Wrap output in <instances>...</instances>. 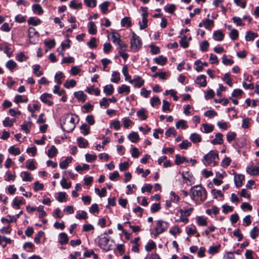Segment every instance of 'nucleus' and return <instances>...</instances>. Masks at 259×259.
Instances as JSON below:
<instances>
[{"label":"nucleus","mask_w":259,"mask_h":259,"mask_svg":"<svg viewBox=\"0 0 259 259\" xmlns=\"http://www.w3.org/2000/svg\"><path fill=\"white\" fill-rule=\"evenodd\" d=\"M59 243L63 245L64 244H66L68 242V238L67 235L65 233H61L59 234Z\"/></svg>","instance_id":"nucleus-26"},{"label":"nucleus","mask_w":259,"mask_h":259,"mask_svg":"<svg viewBox=\"0 0 259 259\" xmlns=\"http://www.w3.org/2000/svg\"><path fill=\"white\" fill-rule=\"evenodd\" d=\"M16 58L17 61L22 62L25 61L27 59V57L23 52H20L17 55Z\"/></svg>","instance_id":"nucleus-52"},{"label":"nucleus","mask_w":259,"mask_h":259,"mask_svg":"<svg viewBox=\"0 0 259 259\" xmlns=\"http://www.w3.org/2000/svg\"><path fill=\"white\" fill-rule=\"evenodd\" d=\"M80 129L84 135H87L90 133V127L86 124H82L80 127Z\"/></svg>","instance_id":"nucleus-53"},{"label":"nucleus","mask_w":259,"mask_h":259,"mask_svg":"<svg viewBox=\"0 0 259 259\" xmlns=\"http://www.w3.org/2000/svg\"><path fill=\"white\" fill-rule=\"evenodd\" d=\"M109 5V3L108 2H105L100 5V7L103 13L105 14L108 11V7Z\"/></svg>","instance_id":"nucleus-57"},{"label":"nucleus","mask_w":259,"mask_h":259,"mask_svg":"<svg viewBox=\"0 0 259 259\" xmlns=\"http://www.w3.org/2000/svg\"><path fill=\"white\" fill-rule=\"evenodd\" d=\"M168 223L162 220L158 221L156 223L155 228L156 235L163 233L168 228Z\"/></svg>","instance_id":"nucleus-6"},{"label":"nucleus","mask_w":259,"mask_h":259,"mask_svg":"<svg viewBox=\"0 0 259 259\" xmlns=\"http://www.w3.org/2000/svg\"><path fill=\"white\" fill-rule=\"evenodd\" d=\"M220 245L210 246L208 251V253L211 254H214L217 253L220 248Z\"/></svg>","instance_id":"nucleus-46"},{"label":"nucleus","mask_w":259,"mask_h":259,"mask_svg":"<svg viewBox=\"0 0 259 259\" xmlns=\"http://www.w3.org/2000/svg\"><path fill=\"white\" fill-rule=\"evenodd\" d=\"M61 125L62 129L67 132L72 131L75 126V124H73L69 121L68 120H67L64 116L62 117Z\"/></svg>","instance_id":"nucleus-4"},{"label":"nucleus","mask_w":259,"mask_h":259,"mask_svg":"<svg viewBox=\"0 0 259 259\" xmlns=\"http://www.w3.org/2000/svg\"><path fill=\"white\" fill-rule=\"evenodd\" d=\"M218 152L217 150H210L205 155L202 160L203 163L206 166H215L219 162Z\"/></svg>","instance_id":"nucleus-2"},{"label":"nucleus","mask_w":259,"mask_h":259,"mask_svg":"<svg viewBox=\"0 0 259 259\" xmlns=\"http://www.w3.org/2000/svg\"><path fill=\"white\" fill-rule=\"evenodd\" d=\"M202 126L204 128V133H209L213 130V126L208 123H203Z\"/></svg>","instance_id":"nucleus-45"},{"label":"nucleus","mask_w":259,"mask_h":259,"mask_svg":"<svg viewBox=\"0 0 259 259\" xmlns=\"http://www.w3.org/2000/svg\"><path fill=\"white\" fill-rule=\"evenodd\" d=\"M229 36L231 39L233 40L237 39L238 37V31L235 29H232L230 33Z\"/></svg>","instance_id":"nucleus-49"},{"label":"nucleus","mask_w":259,"mask_h":259,"mask_svg":"<svg viewBox=\"0 0 259 259\" xmlns=\"http://www.w3.org/2000/svg\"><path fill=\"white\" fill-rule=\"evenodd\" d=\"M121 24L123 27H129L132 24L131 20L130 17H125L121 19Z\"/></svg>","instance_id":"nucleus-30"},{"label":"nucleus","mask_w":259,"mask_h":259,"mask_svg":"<svg viewBox=\"0 0 259 259\" xmlns=\"http://www.w3.org/2000/svg\"><path fill=\"white\" fill-rule=\"evenodd\" d=\"M206 78V77L205 75H201L197 77L196 83L202 87H205L207 84Z\"/></svg>","instance_id":"nucleus-12"},{"label":"nucleus","mask_w":259,"mask_h":259,"mask_svg":"<svg viewBox=\"0 0 259 259\" xmlns=\"http://www.w3.org/2000/svg\"><path fill=\"white\" fill-rule=\"evenodd\" d=\"M209 14L207 15V18H209ZM203 25L206 29H208L210 26H213L214 25V22L212 20L207 19L203 22Z\"/></svg>","instance_id":"nucleus-40"},{"label":"nucleus","mask_w":259,"mask_h":259,"mask_svg":"<svg viewBox=\"0 0 259 259\" xmlns=\"http://www.w3.org/2000/svg\"><path fill=\"white\" fill-rule=\"evenodd\" d=\"M114 91V88L112 84L106 85L104 87L103 92L107 95H111L113 94Z\"/></svg>","instance_id":"nucleus-27"},{"label":"nucleus","mask_w":259,"mask_h":259,"mask_svg":"<svg viewBox=\"0 0 259 259\" xmlns=\"http://www.w3.org/2000/svg\"><path fill=\"white\" fill-rule=\"evenodd\" d=\"M76 84V81L74 79H71L70 80H67L64 83V87L69 89L70 88L74 87Z\"/></svg>","instance_id":"nucleus-50"},{"label":"nucleus","mask_w":259,"mask_h":259,"mask_svg":"<svg viewBox=\"0 0 259 259\" xmlns=\"http://www.w3.org/2000/svg\"><path fill=\"white\" fill-rule=\"evenodd\" d=\"M84 3L87 7L94 8L96 6L97 1L96 0H84Z\"/></svg>","instance_id":"nucleus-56"},{"label":"nucleus","mask_w":259,"mask_h":259,"mask_svg":"<svg viewBox=\"0 0 259 259\" xmlns=\"http://www.w3.org/2000/svg\"><path fill=\"white\" fill-rule=\"evenodd\" d=\"M142 46V41L139 36L133 33L132 38L131 40V48L133 51L136 52L139 50Z\"/></svg>","instance_id":"nucleus-3"},{"label":"nucleus","mask_w":259,"mask_h":259,"mask_svg":"<svg viewBox=\"0 0 259 259\" xmlns=\"http://www.w3.org/2000/svg\"><path fill=\"white\" fill-rule=\"evenodd\" d=\"M109 237L104 236L100 238L99 241V246L100 247L106 251L110 249V246L109 245Z\"/></svg>","instance_id":"nucleus-7"},{"label":"nucleus","mask_w":259,"mask_h":259,"mask_svg":"<svg viewBox=\"0 0 259 259\" xmlns=\"http://www.w3.org/2000/svg\"><path fill=\"white\" fill-rule=\"evenodd\" d=\"M89 33L91 34H95L97 33L96 25L93 22H90L88 24Z\"/></svg>","instance_id":"nucleus-29"},{"label":"nucleus","mask_w":259,"mask_h":259,"mask_svg":"<svg viewBox=\"0 0 259 259\" xmlns=\"http://www.w3.org/2000/svg\"><path fill=\"white\" fill-rule=\"evenodd\" d=\"M111 38L113 42L116 45L119 44L121 41V39L120 38V35L117 32H113L112 33Z\"/></svg>","instance_id":"nucleus-38"},{"label":"nucleus","mask_w":259,"mask_h":259,"mask_svg":"<svg viewBox=\"0 0 259 259\" xmlns=\"http://www.w3.org/2000/svg\"><path fill=\"white\" fill-rule=\"evenodd\" d=\"M233 21L234 23L236 24L237 26H243L244 23L242 22V19L238 17H233L232 18Z\"/></svg>","instance_id":"nucleus-58"},{"label":"nucleus","mask_w":259,"mask_h":259,"mask_svg":"<svg viewBox=\"0 0 259 259\" xmlns=\"http://www.w3.org/2000/svg\"><path fill=\"white\" fill-rule=\"evenodd\" d=\"M33 72L37 77L41 76L43 74L42 70H40V66L39 65L36 64L33 66Z\"/></svg>","instance_id":"nucleus-32"},{"label":"nucleus","mask_w":259,"mask_h":259,"mask_svg":"<svg viewBox=\"0 0 259 259\" xmlns=\"http://www.w3.org/2000/svg\"><path fill=\"white\" fill-rule=\"evenodd\" d=\"M28 23L29 24L32 25L33 26H36L41 23V20L38 18L31 17L29 19Z\"/></svg>","instance_id":"nucleus-39"},{"label":"nucleus","mask_w":259,"mask_h":259,"mask_svg":"<svg viewBox=\"0 0 259 259\" xmlns=\"http://www.w3.org/2000/svg\"><path fill=\"white\" fill-rule=\"evenodd\" d=\"M223 79L224 81L226 82V83L229 85L230 87L232 86V80L230 77V74L229 73H226L223 78Z\"/></svg>","instance_id":"nucleus-48"},{"label":"nucleus","mask_w":259,"mask_h":259,"mask_svg":"<svg viewBox=\"0 0 259 259\" xmlns=\"http://www.w3.org/2000/svg\"><path fill=\"white\" fill-rule=\"evenodd\" d=\"M97 39L95 37H92L91 40L87 43L88 46L91 49L95 48L96 45Z\"/></svg>","instance_id":"nucleus-61"},{"label":"nucleus","mask_w":259,"mask_h":259,"mask_svg":"<svg viewBox=\"0 0 259 259\" xmlns=\"http://www.w3.org/2000/svg\"><path fill=\"white\" fill-rule=\"evenodd\" d=\"M137 114L142 120H146L147 119V116L145 114V110L144 109L138 111Z\"/></svg>","instance_id":"nucleus-59"},{"label":"nucleus","mask_w":259,"mask_h":259,"mask_svg":"<svg viewBox=\"0 0 259 259\" xmlns=\"http://www.w3.org/2000/svg\"><path fill=\"white\" fill-rule=\"evenodd\" d=\"M128 139L133 143H137L140 139L137 133L133 132L128 136Z\"/></svg>","instance_id":"nucleus-20"},{"label":"nucleus","mask_w":259,"mask_h":259,"mask_svg":"<svg viewBox=\"0 0 259 259\" xmlns=\"http://www.w3.org/2000/svg\"><path fill=\"white\" fill-rule=\"evenodd\" d=\"M32 9L33 12L38 15H40L43 13L44 11L41 7V6L39 4H34L32 6Z\"/></svg>","instance_id":"nucleus-24"},{"label":"nucleus","mask_w":259,"mask_h":259,"mask_svg":"<svg viewBox=\"0 0 259 259\" xmlns=\"http://www.w3.org/2000/svg\"><path fill=\"white\" fill-rule=\"evenodd\" d=\"M177 132L175 130L174 127H169L165 133V135L166 137H170L171 135L176 136Z\"/></svg>","instance_id":"nucleus-60"},{"label":"nucleus","mask_w":259,"mask_h":259,"mask_svg":"<svg viewBox=\"0 0 259 259\" xmlns=\"http://www.w3.org/2000/svg\"><path fill=\"white\" fill-rule=\"evenodd\" d=\"M28 36L30 40L33 37H36L37 39L39 36V34L34 28L30 27L28 29Z\"/></svg>","instance_id":"nucleus-18"},{"label":"nucleus","mask_w":259,"mask_h":259,"mask_svg":"<svg viewBox=\"0 0 259 259\" xmlns=\"http://www.w3.org/2000/svg\"><path fill=\"white\" fill-rule=\"evenodd\" d=\"M9 152L14 155L20 154V150L19 148H15L14 146H11L8 149Z\"/></svg>","instance_id":"nucleus-44"},{"label":"nucleus","mask_w":259,"mask_h":259,"mask_svg":"<svg viewBox=\"0 0 259 259\" xmlns=\"http://www.w3.org/2000/svg\"><path fill=\"white\" fill-rule=\"evenodd\" d=\"M246 171L250 175L256 176L259 174V167L251 165L247 167Z\"/></svg>","instance_id":"nucleus-11"},{"label":"nucleus","mask_w":259,"mask_h":259,"mask_svg":"<svg viewBox=\"0 0 259 259\" xmlns=\"http://www.w3.org/2000/svg\"><path fill=\"white\" fill-rule=\"evenodd\" d=\"M223 135L222 134L218 133L215 134V138L211 141V143L213 145H221L223 143Z\"/></svg>","instance_id":"nucleus-14"},{"label":"nucleus","mask_w":259,"mask_h":259,"mask_svg":"<svg viewBox=\"0 0 259 259\" xmlns=\"http://www.w3.org/2000/svg\"><path fill=\"white\" fill-rule=\"evenodd\" d=\"M130 87L125 84H122L121 86L118 87L117 89V92L120 94H125L127 95L130 92Z\"/></svg>","instance_id":"nucleus-13"},{"label":"nucleus","mask_w":259,"mask_h":259,"mask_svg":"<svg viewBox=\"0 0 259 259\" xmlns=\"http://www.w3.org/2000/svg\"><path fill=\"white\" fill-rule=\"evenodd\" d=\"M72 160V158L70 156L67 157L62 162H61L59 164L60 167L61 169H65L66 168L68 164L71 163V161Z\"/></svg>","instance_id":"nucleus-19"},{"label":"nucleus","mask_w":259,"mask_h":259,"mask_svg":"<svg viewBox=\"0 0 259 259\" xmlns=\"http://www.w3.org/2000/svg\"><path fill=\"white\" fill-rule=\"evenodd\" d=\"M60 184L61 186L65 189H69L71 186V183L67 182L66 179L64 177L62 178Z\"/></svg>","instance_id":"nucleus-36"},{"label":"nucleus","mask_w":259,"mask_h":259,"mask_svg":"<svg viewBox=\"0 0 259 259\" xmlns=\"http://www.w3.org/2000/svg\"><path fill=\"white\" fill-rule=\"evenodd\" d=\"M26 168L29 170H34L36 168V166L34 165V159H28L26 162Z\"/></svg>","instance_id":"nucleus-28"},{"label":"nucleus","mask_w":259,"mask_h":259,"mask_svg":"<svg viewBox=\"0 0 259 259\" xmlns=\"http://www.w3.org/2000/svg\"><path fill=\"white\" fill-rule=\"evenodd\" d=\"M184 162H188L189 160L185 157H181L179 155H176L175 162L176 164L180 165Z\"/></svg>","instance_id":"nucleus-34"},{"label":"nucleus","mask_w":259,"mask_h":259,"mask_svg":"<svg viewBox=\"0 0 259 259\" xmlns=\"http://www.w3.org/2000/svg\"><path fill=\"white\" fill-rule=\"evenodd\" d=\"M190 140L194 143H196L201 142V138L196 133L192 134L190 137Z\"/></svg>","instance_id":"nucleus-31"},{"label":"nucleus","mask_w":259,"mask_h":259,"mask_svg":"<svg viewBox=\"0 0 259 259\" xmlns=\"http://www.w3.org/2000/svg\"><path fill=\"white\" fill-rule=\"evenodd\" d=\"M6 66L11 71L17 66L16 63L12 60L8 61L6 64Z\"/></svg>","instance_id":"nucleus-35"},{"label":"nucleus","mask_w":259,"mask_h":259,"mask_svg":"<svg viewBox=\"0 0 259 259\" xmlns=\"http://www.w3.org/2000/svg\"><path fill=\"white\" fill-rule=\"evenodd\" d=\"M32 123L31 121H25L23 123L20 125L21 130L24 131L26 134L29 133V128L31 127Z\"/></svg>","instance_id":"nucleus-16"},{"label":"nucleus","mask_w":259,"mask_h":259,"mask_svg":"<svg viewBox=\"0 0 259 259\" xmlns=\"http://www.w3.org/2000/svg\"><path fill=\"white\" fill-rule=\"evenodd\" d=\"M75 218L78 220H85L88 218L87 213L86 211L82 210L76 214Z\"/></svg>","instance_id":"nucleus-42"},{"label":"nucleus","mask_w":259,"mask_h":259,"mask_svg":"<svg viewBox=\"0 0 259 259\" xmlns=\"http://www.w3.org/2000/svg\"><path fill=\"white\" fill-rule=\"evenodd\" d=\"M0 50L4 51L9 57H11L12 55V52L10 51V48L7 44L4 45H0Z\"/></svg>","instance_id":"nucleus-23"},{"label":"nucleus","mask_w":259,"mask_h":259,"mask_svg":"<svg viewBox=\"0 0 259 259\" xmlns=\"http://www.w3.org/2000/svg\"><path fill=\"white\" fill-rule=\"evenodd\" d=\"M57 153V149L55 146L53 145L51 146L50 149L48 150V156L49 157H54Z\"/></svg>","instance_id":"nucleus-41"},{"label":"nucleus","mask_w":259,"mask_h":259,"mask_svg":"<svg viewBox=\"0 0 259 259\" xmlns=\"http://www.w3.org/2000/svg\"><path fill=\"white\" fill-rule=\"evenodd\" d=\"M209 44L207 41H206V40L203 41L200 45V50L202 52H206L208 49V47H209Z\"/></svg>","instance_id":"nucleus-55"},{"label":"nucleus","mask_w":259,"mask_h":259,"mask_svg":"<svg viewBox=\"0 0 259 259\" xmlns=\"http://www.w3.org/2000/svg\"><path fill=\"white\" fill-rule=\"evenodd\" d=\"M150 103L152 107L158 105L160 104V99L158 97H154L151 99Z\"/></svg>","instance_id":"nucleus-54"},{"label":"nucleus","mask_w":259,"mask_h":259,"mask_svg":"<svg viewBox=\"0 0 259 259\" xmlns=\"http://www.w3.org/2000/svg\"><path fill=\"white\" fill-rule=\"evenodd\" d=\"M212 37L214 40L221 41L224 39V34L221 30H220L214 31L213 33Z\"/></svg>","instance_id":"nucleus-10"},{"label":"nucleus","mask_w":259,"mask_h":259,"mask_svg":"<svg viewBox=\"0 0 259 259\" xmlns=\"http://www.w3.org/2000/svg\"><path fill=\"white\" fill-rule=\"evenodd\" d=\"M193 210V208H190L189 209H186V210H183L182 209H180L179 210V212H180V214H181L180 218L179 220H177L176 221L177 222L180 221L185 224L187 223L189 221L187 217H189L191 214Z\"/></svg>","instance_id":"nucleus-5"},{"label":"nucleus","mask_w":259,"mask_h":259,"mask_svg":"<svg viewBox=\"0 0 259 259\" xmlns=\"http://www.w3.org/2000/svg\"><path fill=\"white\" fill-rule=\"evenodd\" d=\"M236 134L234 132H229L227 135V141L230 143L235 140Z\"/></svg>","instance_id":"nucleus-62"},{"label":"nucleus","mask_w":259,"mask_h":259,"mask_svg":"<svg viewBox=\"0 0 259 259\" xmlns=\"http://www.w3.org/2000/svg\"><path fill=\"white\" fill-rule=\"evenodd\" d=\"M244 180V176L241 174L235 175L234 182L236 187L239 188L242 185V181Z\"/></svg>","instance_id":"nucleus-9"},{"label":"nucleus","mask_w":259,"mask_h":259,"mask_svg":"<svg viewBox=\"0 0 259 259\" xmlns=\"http://www.w3.org/2000/svg\"><path fill=\"white\" fill-rule=\"evenodd\" d=\"M112 78L111 81L113 83H118L120 79L119 73L116 71H113L112 73Z\"/></svg>","instance_id":"nucleus-33"},{"label":"nucleus","mask_w":259,"mask_h":259,"mask_svg":"<svg viewBox=\"0 0 259 259\" xmlns=\"http://www.w3.org/2000/svg\"><path fill=\"white\" fill-rule=\"evenodd\" d=\"M23 181L30 182L32 181V178L30 177V174L27 171H23L21 174Z\"/></svg>","instance_id":"nucleus-37"},{"label":"nucleus","mask_w":259,"mask_h":259,"mask_svg":"<svg viewBox=\"0 0 259 259\" xmlns=\"http://www.w3.org/2000/svg\"><path fill=\"white\" fill-rule=\"evenodd\" d=\"M155 62L159 65H163L167 61L166 57H163L162 55L159 56L154 59Z\"/></svg>","instance_id":"nucleus-25"},{"label":"nucleus","mask_w":259,"mask_h":259,"mask_svg":"<svg viewBox=\"0 0 259 259\" xmlns=\"http://www.w3.org/2000/svg\"><path fill=\"white\" fill-rule=\"evenodd\" d=\"M190 192L191 198L193 199H197L202 202L206 199V191L200 185H196L192 187L191 188Z\"/></svg>","instance_id":"nucleus-1"},{"label":"nucleus","mask_w":259,"mask_h":259,"mask_svg":"<svg viewBox=\"0 0 259 259\" xmlns=\"http://www.w3.org/2000/svg\"><path fill=\"white\" fill-rule=\"evenodd\" d=\"M74 95L76 98L82 102H84L87 98V96L83 93L82 91L74 92Z\"/></svg>","instance_id":"nucleus-17"},{"label":"nucleus","mask_w":259,"mask_h":259,"mask_svg":"<svg viewBox=\"0 0 259 259\" xmlns=\"http://www.w3.org/2000/svg\"><path fill=\"white\" fill-rule=\"evenodd\" d=\"M258 36L256 33L252 31H247L245 35V40L246 41H253L254 39Z\"/></svg>","instance_id":"nucleus-21"},{"label":"nucleus","mask_w":259,"mask_h":259,"mask_svg":"<svg viewBox=\"0 0 259 259\" xmlns=\"http://www.w3.org/2000/svg\"><path fill=\"white\" fill-rule=\"evenodd\" d=\"M134 82H136L134 84L135 88H140L144 84L145 81L142 79L141 76H135L133 79L129 80V82L131 83H133Z\"/></svg>","instance_id":"nucleus-8"},{"label":"nucleus","mask_w":259,"mask_h":259,"mask_svg":"<svg viewBox=\"0 0 259 259\" xmlns=\"http://www.w3.org/2000/svg\"><path fill=\"white\" fill-rule=\"evenodd\" d=\"M27 101H28L27 98L23 99L22 98V96L19 95H16L14 99V102L17 104H18L20 102L26 103Z\"/></svg>","instance_id":"nucleus-51"},{"label":"nucleus","mask_w":259,"mask_h":259,"mask_svg":"<svg viewBox=\"0 0 259 259\" xmlns=\"http://www.w3.org/2000/svg\"><path fill=\"white\" fill-rule=\"evenodd\" d=\"M77 141L78 144V146L81 148H86L88 145V141L82 137L78 138Z\"/></svg>","instance_id":"nucleus-22"},{"label":"nucleus","mask_w":259,"mask_h":259,"mask_svg":"<svg viewBox=\"0 0 259 259\" xmlns=\"http://www.w3.org/2000/svg\"><path fill=\"white\" fill-rule=\"evenodd\" d=\"M191 143L187 140L183 141L179 145L180 148L182 149H186L188 147L191 146Z\"/></svg>","instance_id":"nucleus-64"},{"label":"nucleus","mask_w":259,"mask_h":259,"mask_svg":"<svg viewBox=\"0 0 259 259\" xmlns=\"http://www.w3.org/2000/svg\"><path fill=\"white\" fill-rule=\"evenodd\" d=\"M176 126L177 128H179L180 127H182L183 129H186L187 128L188 126L187 125L186 121L184 120H179L176 124Z\"/></svg>","instance_id":"nucleus-43"},{"label":"nucleus","mask_w":259,"mask_h":259,"mask_svg":"<svg viewBox=\"0 0 259 259\" xmlns=\"http://www.w3.org/2000/svg\"><path fill=\"white\" fill-rule=\"evenodd\" d=\"M52 95L50 94L44 93L41 95L40 99L42 102L48 104L49 106L52 105V102L49 100L48 99L51 98Z\"/></svg>","instance_id":"nucleus-15"},{"label":"nucleus","mask_w":259,"mask_h":259,"mask_svg":"<svg viewBox=\"0 0 259 259\" xmlns=\"http://www.w3.org/2000/svg\"><path fill=\"white\" fill-rule=\"evenodd\" d=\"M156 247V244L155 242L153 241H151L149 242L147 245L145 246V249L147 251H150L152 249H154Z\"/></svg>","instance_id":"nucleus-63"},{"label":"nucleus","mask_w":259,"mask_h":259,"mask_svg":"<svg viewBox=\"0 0 259 259\" xmlns=\"http://www.w3.org/2000/svg\"><path fill=\"white\" fill-rule=\"evenodd\" d=\"M250 234L251 238L254 239L258 235V229L257 227H254L250 231Z\"/></svg>","instance_id":"nucleus-47"}]
</instances>
